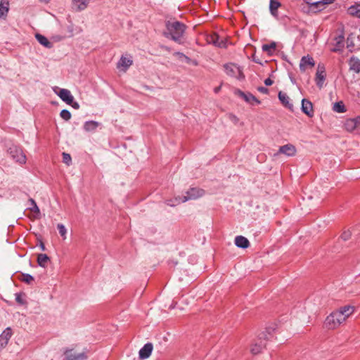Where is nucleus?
I'll return each instance as SVG.
<instances>
[{"label":"nucleus","mask_w":360,"mask_h":360,"mask_svg":"<svg viewBox=\"0 0 360 360\" xmlns=\"http://www.w3.org/2000/svg\"><path fill=\"white\" fill-rule=\"evenodd\" d=\"M354 312V307L350 305H346L338 310L333 311L325 320V326L328 329H335L338 328L346 319Z\"/></svg>","instance_id":"obj_1"},{"label":"nucleus","mask_w":360,"mask_h":360,"mask_svg":"<svg viewBox=\"0 0 360 360\" xmlns=\"http://www.w3.org/2000/svg\"><path fill=\"white\" fill-rule=\"evenodd\" d=\"M166 30L163 34L166 38L181 44L183 43L186 26L185 24L176 20H168L165 23Z\"/></svg>","instance_id":"obj_2"},{"label":"nucleus","mask_w":360,"mask_h":360,"mask_svg":"<svg viewBox=\"0 0 360 360\" xmlns=\"http://www.w3.org/2000/svg\"><path fill=\"white\" fill-rule=\"evenodd\" d=\"M205 193V191L202 189H200L198 188H191L186 192V195L183 198L181 197H176L175 200L177 201V203L185 202L190 200H194L202 196Z\"/></svg>","instance_id":"obj_3"},{"label":"nucleus","mask_w":360,"mask_h":360,"mask_svg":"<svg viewBox=\"0 0 360 360\" xmlns=\"http://www.w3.org/2000/svg\"><path fill=\"white\" fill-rule=\"evenodd\" d=\"M8 152L10 154L11 157L17 162L20 164H25L26 162V156L24 154L22 149L15 146L12 145L8 149Z\"/></svg>","instance_id":"obj_4"},{"label":"nucleus","mask_w":360,"mask_h":360,"mask_svg":"<svg viewBox=\"0 0 360 360\" xmlns=\"http://www.w3.org/2000/svg\"><path fill=\"white\" fill-rule=\"evenodd\" d=\"M344 127L347 131L360 134V117L347 119Z\"/></svg>","instance_id":"obj_5"},{"label":"nucleus","mask_w":360,"mask_h":360,"mask_svg":"<svg viewBox=\"0 0 360 360\" xmlns=\"http://www.w3.org/2000/svg\"><path fill=\"white\" fill-rule=\"evenodd\" d=\"M224 69L226 73L230 77H236L238 79H242L244 78L242 70L236 64H226L224 65Z\"/></svg>","instance_id":"obj_6"},{"label":"nucleus","mask_w":360,"mask_h":360,"mask_svg":"<svg viewBox=\"0 0 360 360\" xmlns=\"http://www.w3.org/2000/svg\"><path fill=\"white\" fill-rule=\"evenodd\" d=\"M326 71L325 67L322 64H319L317 66V70L316 73L315 81L316 85L321 89L323 86V83L326 79Z\"/></svg>","instance_id":"obj_7"},{"label":"nucleus","mask_w":360,"mask_h":360,"mask_svg":"<svg viewBox=\"0 0 360 360\" xmlns=\"http://www.w3.org/2000/svg\"><path fill=\"white\" fill-rule=\"evenodd\" d=\"M268 338L266 334L262 333L260 335L259 340L251 346L250 351L253 354L259 353L265 347L266 342L264 340Z\"/></svg>","instance_id":"obj_8"},{"label":"nucleus","mask_w":360,"mask_h":360,"mask_svg":"<svg viewBox=\"0 0 360 360\" xmlns=\"http://www.w3.org/2000/svg\"><path fill=\"white\" fill-rule=\"evenodd\" d=\"M55 93L63 101L65 102L67 104L72 103L74 100L73 96L72 95L70 91L68 89H59L58 91H55Z\"/></svg>","instance_id":"obj_9"},{"label":"nucleus","mask_w":360,"mask_h":360,"mask_svg":"<svg viewBox=\"0 0 360 360\" xmlns=\"http://www.w3.org/2000/svg\"><path fill=\"white\" fill-rule=\"evenodd\" d=\"M65 360H85L87 359V355L85 352L77 353L70 349L65 352Z\"/></svg>","instance_id":"obj_10"},{"label":"nucleus","mask_w":360,"mask_h":360,"mask_svg":"<svg viewBox=\"0 0 360 360\" xmlns=\"http://www.w3.org/2000/svg\"><path fill=\"white\" fill-rule=\"evenodd\" d=\"M315 65V61L312 57L309 56H303L300 63V69L304 72L307 68H313Z\"/></svg>","instance_id":"obj_11"},{"label":"nucleus","mask_w":360,"mask_h":360,"mask_svg":"<svg viewBox=\"0 0 360 360\" xmlns=\"http://www.w3.org/2000/svg\"><path fill=\"white\" fill-rule=\"evenodd\" d=\"M12 336V330L11 328H6L3 333L0 335V350L4 348L10 338Z\"/></svg>","instance_id":"obj_12"},{"label":"nucleus","mask_w":360,"mask_h":360,"mask_svg":"<svg viewBox=\"0 0 360 360\" xmlns=\"http://www.w3.org/2000/svg\"><path fill=\"white\" fill-rule=\"evenodd\" d=\"M91 0H72V8L75 11H82L85 10L90 3Z\"/></svg>","instance_id":"obj_13"},{"label":"nucleus","mask_w":360,"mask_h":360,"mask_svg":"<svg viewBox=\"0 0 360 360\" xmlns=\"http://www.w3.org/2000/svg\"><path fill=\"white\" fill-rule=\"evenodd\" d=\"M307 4L314 6L316 8L322 10L326 5L332 4L334 0H305Z\"/></svg>","instance_id":"obj_14"},{"label":"nucleus","mask_w":360,"mask_h":360,"mask_svg":"<svg viewBox=\"0 0 360 360\" xmlns=\"http://www.w3.org/2000/svg\"><path fill=\"white\" fill-rule=\"evenodd\" d=\"M153 346L150 342L146 343L140 350H139V358L141 359H146L148 358L153 351Z\"/></svg>","instance_id":"obj_15"},{"label":"nucleus","mask_w":360,"mask_h":360,"mask_svg":"<svg viewBox=\"0 0 360 360\" xmlns=\"http://www.w3.org/2000/svg\"><path fill=\"white\" fill-rule=\"evenodd\" d=\"M302 110L309 117H312L314 115V111L311 102L306 98H303L302 100Z\"/></svg>","instance_id":"obj_16"},{"label":"nucleus","mask_w":360,"mask_h":360,"mask_svg":"<svg viewBox=\"0 0 360 360\" xmlns=\"http://www.w3.org/2000/svg\"><path fill=\"white\" fill-rule=\"evenodd\" d=\"M236 94L248 103H252L254 101L257 104L260 103V101L250 93L245 94L240 90H237Z\"/></svg>","instance_id":"obj_17"},{"label":"nucleus","mask_w":360,"mask_h":360,"mask_svg":"<svg viewBox=\"0 0 360 360\" xmlns=\"http://www.w3.org/2000/svg\"><path fill=\"white\" fill-rule=\"evenodd\" d=\"M278 96V99L285 107L290 110L292 109L293 105L290 102V98L285 93L279 91Z\"/></svg>","instance_id":"obj_18"},{"label":"nucleus","mask_w":360,"mask_h":360,"mask_svg":"<svg viewBox=\"0 0 360 360\" xmlns=\"http://www.w3.org/2000/svg\"><path fill=\"white\" fill-rule=\"evenodd\" d=\"M279 152L287 155L288 156H293L296 153L295 147L291 144H286L281 146Z\"/></svg>","instance_id":"obj_19"},{"label":"nucleus","mask_w":360,"mask_h":360,"mask_svg":"<svg viewBox=\"0 0 360 360\" xmlns=\"http://www.w3.org/2000/svg\"><path fill=\"white\" fill-rule=\"evenodd\" d=\"M235 245L238 248L245 249L249 247L250 242L245 237L238 236L235 238Z\"/></svg>","instance_id":"obj_20"},{"label":"nucleus","mask_w":360,"mask_h":360,"mask_svg":"<svg viewBox=\"0 0 360 360\" xmlns=\"http://www.w3.org/2000/svg\"><path fill=\"white\" fill-rule=\"evenodd\" d=\"M101 125L98 122L90 120L84 122L83 128L86 131L93 132Z\"/></svg>","instance_id":"obj_21"},{"label":"nucleus","mask_w":360,"mask_h":360,"mask_svg":"<svg viewBox=\"0 0 360 360\" xmlns=\"http://www.w3.org/2000/svg\"><path fill=\"white\" fill-rule=\"evenodd\" d=\"M132 65V60L130 58L122 56L117 63V68H122L125 71Z\"/></svg>","instance_id":"obj_22"},{"label":"nucleus","mask_w":360,"mask_h":360,"mask_svg":"<svg viewBox=\"0 0 360 360\" xmlns=\"http://www.w3.org/2000/svg\"><path fill=\"white\" fill-rule=\"evenodd\" d=\"M35 38L38 42L46 48L51 49L53 46L52 43L49 39L41 34H36Z\"/></svg>","instance_id":"obj_23"},{"label":"nucleus","mask_w":360,"mask_h":360,"mask_svg":"<svg viewBox=\"0 0 360 360\" xmlns=\"http://www.w3.org/2000/svg\"><path fill=\"white\" fill-rule=\"evenodd\" d=\"M347 11L349 15L360 18V3L349 6Z\"/></svg>","instance_id":"obj_24"},{"label":"nucleus","mask_w":360,"mask_h":360,"mask_svg":"<svg viewBox=\"0 0 360 360\" xmlns=\"http://www.w3.org/2000/svg\"><path fill=\"white\" fill-rule=\"evenodd\" d=\"M29 202L30 204V206L28 207V209L34 214L35 217L38 218L40 214V210L36 202L34 201V199L30 198Z\"/></svg>","instance_id":"obj_25"},{"label":"nucleus","mask_w":360,"mask_h":360,"mask_svg":"<svg viewBox=\"0 0 360 360\" xmlns=\"http://www.w3.org/2000/svg\"><path fill=\"white\" fill-rule=\"evenodd\" d=\"M335 47L333 49V51H340L344 47V37L340 34L335 38Z\"/></svg>","instance_id":"obj_26"},{"label":"nucleus","mask_w":360,"mask_h":360,"mask_svg":"<svg viewBox=\"0 0 360 360\" xmlns=\"http://www.w3.org/2000/svg\"><path fill=\"white\" fill-rule=\"evenodd\" d=\"M281 6L280 2L276 0H270L269 9L274 16H277V10Z\"/></svg>","instance_id":"obj_27"},{"label":"nucleus","mask_w":360,"mask_h":360,"mask_svg":"<svg viewBox=\"0 0 360 360\" xmlns=\"http://www.w3.org/2000/svg\"><path fill=\"white\" fill-rule=\"evenodd\" d=\"M50 259L46 254H39L37 257V263L41 267H46Z\"/></svg>","instance_id":"obj_28"},{"label":"nucleus","mask_w":360,"mask_h":360,"mask_svg":"<svg viewBox=\"0 0 360 360\" xmlns=\"http://www.w3.org/2000/svg\"><path fill=\"white\" fill-rule=\"evenodd\" d=\"M8 12V2L1 0L0 3V18L6 16Z\"/></svg>","instance_id":"obj_29"},{"label":"nucleus","mask_w":360,"mask_h":360,"mask_svg":"<svg viewBox=\"0 0 360 360\" xmlns=\"http://www.w3.org/2000/svg\"><path fill=\"white\" fill-rule=\"evenodd\" d=\"M276 48V42H271L268 44H264L262 45V51L267 52L269 55L273 54L274 51Z\"/></svg>","instance_id":"obj_30"},{"label":"nucleus","mask_w":360,"mask_h":360,"mask_svg":"<svg viewBox=\"0 0 360 360\" xmlns=\"http://www.w3.org/2000/svg\"><path fill=\"white\" fill-rule=\"evenodd\" d=\"M350 69L356 72H360V60L357 58H352L350 61Z\"/></svg>","instance_id":"obj_31"},{"label":"nucleus","mask_w":360,"mask_h":360,"mask_svg":"<svg viewBox=\"0 0 360 360\" xmlns=\"http://www.w3.org/2000/svg\"><path fill=\"white\" fill-rule=\"evenodd\" d=\"M333 110L337 112H345L346 111L345 106L342 101L336 102L334 103Z\"/></svg>","instance_id":"obj_32"},{"label":"nucleus","mask_w":360,"mask_h":360,"mask_svg":"<svg viewBox=\"0 0 360 360\" xmlns=\"http://www.w3.org/2000/svg\"><path fill=\"white\" fill-rule=\"evenodd\" d=\"M20 280L27 284H31L34 281V277L28 274H22Z\"/></svg>","instance_id":"obj_33"},{"label":"nucleus","mask_w":360,"mask_h":360,"mask_svg":"<svg viewBox=\"0 0 360 360\" xmlns=\"http://www.w3.org/2000/svg\"><path fill=\"white\" fill-rule=\"evenodd\" d=\"M57 229L58 230V232L61 237L63 238V239L66 238V234H67V229L65 226L63 224H58L57 225Z\"/></svg>","instance_id":"obj_34"},{"label":"nucleus","mask_w":360,"mask_h":360,"mask_svg":"<svg viewBox=\"0 0 360 360\" xmlns=\"http://www.w3.org/2000/svg\"><path fill=\"white\" fill-rule=\"evenodd\" d=\"M60 116L64 120L68 121L71 118V113L69 110L64 109L60 111Z\"/></svg>","instance_id":"obj_35"},{"label":"nucleus","mask_w":360,"mask_h":360,"mask_svg":"<svg viewBox=\"0 0 360 360\" xmlns=\"http://www.w3.org/2000/svg\"><path fill=\"white\" fill-rule=\"evenodd\" d=\"M63 162L67 165H70L72 162V158L70 154L66 153H63Z\"/></svg>","instance_id":"obj_36"},{"label":"nucleus","mask_w":360,"mask_h":360,"mask_svg":"<svg viewBox=\"0 0 360 360\" xmlns=\"http://www.w3.org/2000/svg\"><path fill=\"white\" fill-rule=\"evenodd\" d=\"M174 55L177 56L180 60H184L186 63H189L191 59L188 56H186L185 54L181 52H176L174 53Z\"/></svg>","instance_id":"obj_37"},{"label":"nucleus","mask_w":360,"mask_h":360,"mask_svg":"<svg viewBox=\"0 0 360 360\" xmlns=\"http://www.w3.org/2000/svg\"><path fill=\"white\" fill-rule=\"evenodd\" d=\"M350 237H351V232H350V231H349V230H348V231H345L342 233V235H341V238H342L343 240H345V241H346V240H349V239L350 238Z\"/></svg>","instance_id":"obj_38"},{"label":"nucleus","mask_w":360,"mask_h":360,"mask_svg":"<svg viewBox=\"0 0 360 360\" xmlns=\"http://www.w3.org/2000/svg\"><path fill=\"white\" fill-rule=\"evenodd\" d=\"M166 204L169 206L174 207V206L179 205V203H177V201L175 200V198H174V199L167 200L166 201Z\"/></svg>","instance_id":"obj_39"},{"label":"nucleus","mask_w":360,"mask_h":360,"mask_svg":"<svg viewBox=\"0 0 360 360\" xmlns=\"http://www.w3.org/2000/svg\"><path fill=\"white\" fill-rule=\"evenodd\" d=\"M15 300L18 303L20 304H25V301L22 298V296L19 293H16L15 294Z\"/></svg>","instance_id":"obj_40"},{"label":"nucleus","mask_w":360,"mask_h":360,"mask_svg":"<svg viewBox=\"0 0 360 360\" xmlns=\"http://www.w3.org/2000/svg\"><path fill=\"white\" fill-rule=\"evenodd\" d=\"M257 90L264 94H267L269 93V89L264 86H259L257 88Z\"/></svg>","instance_id":"obj_41"},{"label":"nucleus","mask_w":360,"mask_h":360,"mask_svg":"<svg viewBox=\"0 0 360 360\" xmlns=\"http://www.w3.org/2000/svg\"><path fill=\"white\" fill-rule=\"evenodd\" d=\"M69 105H72V107L76 110L79 108V104L77 102L75 101L74 100L72 103H70Z\"/></svg>","instance_id":"obj_42"},{"label":"nucleus","mask_w":360,"mask_h":360,"mask_svg":"<svg viewBox=\"0 0 360 360\" xmlns=\"http://www.w3.org/2000/svg\"><path fill=\"white\" fill-rule=\"evenodd\" d=\"M273 83H274L273 80L271 79L270 78H266L264 80V84L266 86H271Z\"/></svg>","instance_id":"obj_43"},{"label":"nucleus","mask_w":360,"mask_h":360,"mask_svg":"<svg viewBox=\"0 0 360 360\" xmlns=\"http://www.w3.org/2000/svg\"><path fill=\"white\" fill-rule=\"evenodd\" d=\"M221 89V86H217L214 89V93L217 94Z\"/></svg>","instance_id":"obj_44"},{"label":"nucleus","mask_w":360,"mask_h":360,"mask_svg":"<svg viewBox=\"0 0 360 360\" xmlns=\"http://www.w3.org/2000/svg\"><path fill=\"white\" fill-rule=\"evenodd\" d=\"M40 248L42 251H44L46 250L45 245L42 242H41V243H40Z\"/></svg>","instance_id":"obj_45"},{"label":"nucleus","mask_w":360,"mask_h":360,"mask_svg":"<svg viewBox=\"0 0 360 360\" xmlns=\"http://www.w3.org/2000/svg\"><path fill=\"white\" fill-rule=\"evenodd\" d=\"M41 3L48 4L51 0H39Z\"/></svg>","instance_id":"obj_46"}]
</instances>
